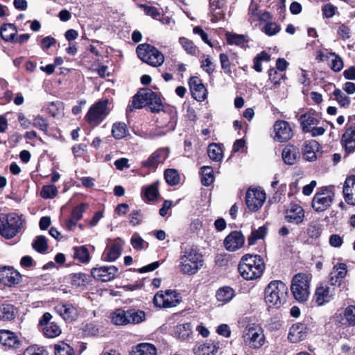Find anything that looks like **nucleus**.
<instances>
[{"instance_id": "obj_35", "label": "nucleus", "mask_w": 355, "mask_h": 355, "mask_svg": "<svg viewBox=\"0 0 355 355\" xmlns=\"http://www.w3.org/2000/svg\"><path fill=\"white\" fill-rule=\"evenodd\" d=\"M132 355H157V349L150 343H139L132 348Z\"/></svg>"}, {"instance_id": "obj_21", "label": "nucleus", "mask_w": 355, "mask_h": 355, "mask_svg": "<svg viewBox=\"0 0 355 355\" xmlns=\"http://www.w3.org/2000/svg\"><path fill=\"white\" fill-rule=\"evenodd\" d=\"M0 343L9 349H18L21 345V341L18 336L9 330H0Z\"/></svg>"}, {"instance_id": "obj_31", "label": "nucleus", "mask_w": 355, "mask_h": 355, "mask_svg": "<svg viewBox=\"0 0 355 355\" xmlns=\"http://www.w3.org/2000/svg\"><path fill=\"white\" fill-rule=\"evenodd\" d=\"M341 142L345 151L351 153L355 150V125L348 128L342 136Z\"/></svg>"}, {"instance_id": "obj_6", "label": "nucleus", "mask_w": 355, "mask_h": 355, "mask_svg": "<svg viewBox=\"0 0 355 355\" xmlns=\"http://www.w3.org/2000/svg\"><path fill=\"white\" fill-rule=\"evenodd\" d=\"M136 52L140 60L152 67H158L164 62V55L157 48L149 44H139Z\"/></svg>"}, {"instance_id": "obj_56", "label": "nucleus", "mask_w": 355, "mask_h": 355, "mask_svg": "<svg viewBox=\"0 0 355 355\" xmlns=\"http://www.w3.org/2000/svg\"><path fill=\"white\" fill-rule=\"evenodd\" d=\"M227 42L229 44H235L243 46L245 43V36L243 35L227 33Z\"/></svg>"}, {"instance_id": "obj_41", "label": "nucleus", "mask_w": 355, "mask_h": 355, "mask_svg": "<svg viewBox=\"0 0 355 355\" xmlns=\"http://www.w3.org/2000/svg\"><path fill=\"white\" fill-rule=\"evenodd\" d=\"M144 89L139 90L137 94L133 96L132 102L128 105L127 107V112H132L135 109H141L144 106H146V101L144 97L141 94H144Z\"/></svg>"}, {"instance_id": "obj_15", "label": "nucleus", "mask_w": 355, "mask_h": 355, "mask_svg": "<svg viewBox=\"0 0 355 355\" xmlns=\"http://www.w3.org/2000/svg\"><path fill=\"white\" fill-rule=\"evenodd\" d=\"M274 130L275 132L274 139L278 142H286L293 135L289 123L286 121H277L274 124Z\"/></svg>"}, {"instance_id": "obj_59", "label": "nucleus", "mask_w": 355, "mask_h": 355, "mask_svg": "<svg viewBox=\"0 0 355 355\" xmlns=\"http://www.w3.org/2000/svg\"><path fill=\"white\" fill-rule=\"evenodd\" d=\"M131 245L135 250L146 249L148 247V243L145 241L140 236L137 234H135L130 240Z\"/></svg>"}, {"instance_id": "obj_39", "label": "nucleus", "mask_w": 355, "mask_h": 355, "mask_svg": "<svg viewBox=\"0 0 355 355\" xmlns=\"http://www.w3.org/2000/svg\"><path fill=\"white\" fill-rule=\"evenodd\" d=\"M128 320L129 324H136L144 322L146 319V313L144 311L135 309L127 310Z\"/></svg>"}, {"instance_id": "obj_9", "label": "nucleus", "mask_w": 355, "mask_h": 355, "mask_svg": "<svg viewBox=\"0 0 355 355\" xmlns=\"http://www.w3.org/2000/svg\"><path fill=\"white\" fill-rule=\"evenodd\" d=\"M334 196V192L329 187L318 189L312 199L313 209L317 212L327 210L331 205Z\"/></svg>"}, {"instance_id": "obj_43", "label": "nucleus", "mask_w": 355, "mask_h": 355, "mask_svg": "<svg viewBox=\"0 0 355 355\" xmlns=\"http://www.w3.org/2000/svg\"><path fill=\"white\" fill-rule=\"evenodd\" d=\"M112 134L116 139H121L128 135V130L125 123H115L112 125Z\"/></svg>"}, {"instance_id": "obj_2", "label": "nucleus", "mask_w": 355, "mask_h": 355, "mask_svg": "<svg viewBox=\"0 0 355 355\" xmlns=\"http://www.w3.org/2000/svg\"><path fill=\"white\" fill-rule=\"evenodd\" d=\"M265 269L263 259L259 255L245 254L242 257L238 270L241 276L246 280L260 278Z\"/></svg>"}, {"instance_id": "obj_47", "label": "nucleus", "mask_w": 355, "mask_h": 355, "mask_svg": "<svg viewBox=\"0 0 355 355\" xmlns=\"http://www.w3.org/2000/svg\"><path fill=\"white\" fill-rule=\"evenodd\" d=\"M179 42L188 54L191 55H197L199 53L198 48L194 44L193 41L189 40L188 38L181 37L179 39Z\"/></svg>"}, {"instance_id": "obj_57", "label": "nucleus", "mask_w": 355, "mask_h": 355, "mask_svg": "<svg viewBox=\"0 0 355 355\" xmlns=\"http://www.w3.org/2000/svg\"><path fill=\"white\" fill-rule=\"evenodd\" d=\"M55 355H74V351L68 344L61 343L55 345Z\"/></svg>"}, {"instance_id": "obj_27", "label": "nucleus", "mask_w": 355, "mask_h": 355, "mask_svg": "<svg viewBox=\"0 0 355 355\" xmlns=\"http://www.w3.org/2000/svg\"><path fill=\"white\" fill-rule=\"evenodd\" d=\"M306 334V325L302 323H296L290 328L288 339L290 342L296 343L305 339Z\"/></svg>"}, {"instance_id": "obj_60", "label": "nucleus", "mask_w": 355, "mask_h": 355, "mask_svg": "<svg viewBox=\"0 0 355 355\" xmlns=\"http://www.w3.org/2000/svg\"><path fill=\"white\" fill-rule=\"evenodd\" d=\"M329 55L333 57L329 63L330 68L335 72L340 71L343 68V62L342 58L335 53H330Z\"/></svg>"}, {"instance_id": "obj_46", "label": "nucleus", "mask_w": 355, "mask_h": 355, "mask_svg": "<svg viewBox=\"0 0 355 355\" xmlns=\"http://www.w3.org/2000/svg\"><path fill=\"white\" fill-rule=\"evenodd\" d=\"M234 290L229 287L225 286L219 288L216 294V299L218 301L222 302H227L230 301L234 297Z\"/></svg>"}, {"instance_id": "obj_64", "label": "nucleus", "mask_w": 355, "mask_h": 355, "mask_svg": "<svg viewBox=\"0 0 355 355\" xmlns=\"http://www.w3.org/2000/svg\"><path fill=\"white\" fill-rule=\"evenodd\" d=\"M281 30L280 26L275 22H268L263 27V32L268 36L277 34Z\"/></svg>"}, {"instance_id": "obj_63", "label": "nucleus", "mask_w": 355, "mask_h": 355, "mask_svg": "<svg viewBox=\"0 0 355 355\" xmlns=\"http://www.w3.org/2000/svg\"><path fill=\"white\" fill-rule=\"evenodd\" d=\"M23 355H49V353L44 347L31 345L24 350Z\"/></svg>"}, {"instance_id": "obj_5", "label": "nucleus", "mask_w": 355, "mask_h": 355, "mask_svg": "<svg viewBox=\"0 0 355 355\" xmlns=\"http://www.w3.org/2000/svg\"><path fill=\"white\" fill-rule=\"evenodd\" d=\"M311 276L306 273H297L291 281V291L294 298L300 302L308 300L310 295Z\"/></svg>"}, {"instance_id": "obj_4", "label": "nucleus", "mask_w": 355, "mask_h": 355, "mask_svg": "<svg viewBox=\"0 0 355 355\" xmlns=\"http://www.w3.org/2000/svg\"><path fill=\"white\" fill-rule=\"evenodd\" d=\"M23 225L21 216L16 213L0 214V235L12 239L21 230Z\"/></svg>"}, {"instance_id": "obj_51", "label": "nucleus", "mask_w": 355, "mask_h": 355, "mask_svg": "<svg viewBox=\"0 0 355 355\" xmlns=\"http://www.w3.org/2000/svg\"><path fill=\"white\" fill-rule=\"evenodd\" d=\"M266 233L267 228L265 226H261L257 230L252 231L248 239V245H252L255 244L257 240L263 239Z\"/></svg>"}, {"instance_id": "obj_29", "label": "nucleus", "mask_w": 355, "mask_h": 355, "mask_svg": "<svg viewBox=\"0 0 355 355\" xmlns=\"http://www.w3.org/2000/svg\"><path fill=\"white\" fill-rule=\"evenodd\" d=\"M282 159L288 165L295 164L300 159V150L293 145H287L282 150Z\"/></svg>"}, {"instance_id": "obj_22", "label": "nucleus", "mask_w": 355, "mask_h": 355, "mask_svg": "<svg viewBox=\"0 0 355 355\" xmlns=\"http://www.w3.org/2000/svg\"><path fill=\"white\" fill-rule=\"evenodd\" d=\"M304 211L303 208L297 205L292 204L285 213V219L287 222L299 225L304 220Z\"/></svg>"}, {"instance_id": "obj_53", "label": "nucleus", "mask_w": 355, "mask_h": 355, "mask_svg": "<svg viewBox=\"0 0 355 355\" xmlns=\"http://www.w3.org/2000/svg\"><path fill=\"white\" fill-rule=\"evenodd\" d=\"M35 250L40 253H44L48 249L47 241L44 236H37L32 243Z\"/></svg>"}, {"instance_id": "obj_19", "label": "nucleus", "mask_w": 355, "mask_h": 355, "mask_svg": "<svg viewBox=\"0 0 355 355\" xmlns=\"http://www.w3.org/2000/svg\"><path fill=\"white\" fill-rule=\"evenodd\" d=\"M192 96L198 101H202L207 97V89L197 76H192L189 80Z\"/></svg>"}, {"instance_id": "obj_54", "label": "nucleus", "mask_w": 355, "mask_h": 355, "mask_svg": "<svg viewBox=\"0 0 355 355\" xmlns=\"http://www.w3.org/2000/svg\"><path fill=\"white\" fill-rule=\"evenodd\" d=\"M322 225L316 222H311L309 224L307 227V234L311 239H318L322 232Z\"/></svg>"}, {"instance_id": "obj_61", "label": "nucleus", "mask_w": 355, "mask_h": 355, "mask_svg": "<svg viewBox=\"0 0 355 355\" xmlns=\"http://www.w3.org/2000/svg\"><path fill=\"white\" fill-rule=\"evenodd\" d=\"M269 80L275 86L279 85L281 80L285 78V74L279 72L277 69L272 68L268 71Z\"/></svg>"}, {"instance_id": "obj_11", "label": "nucleus", "mask_w": 355, "mask_h": 355, "mask_svg": "<svg viewBox=\"0 0 355 355\" xmlns=\"http://www.w3.org/2000/svg\"><path fill=\"white\" fill-rule=\"evenodd\" d=\"M52 315L50 313H44L39 320L38 329L46 338H55L61 334V329L55 322H51Z\"/></svg>"}, {"instance_id": "obj_42", "label": "nucleus", "mask_w": 355, "mask_h": 355, "mask_svg": "<svg viewBox=\"0 0 355 355\" xmlns=\"http://www.w3.org/2000/svg\"><path fill=\"white\" fill-rule=\"evenodd\" d=\"M225 3V0H209V7L214 18L218 19L225 15L223 7Z\"/></svg>"}, {"instance_id": "obj_3", "label": "nucleus", "mask_w": 355, "mask_h": 355, "mask_svg": "<svg viewBox=\"0 0 355 355\" xmlns=\"http://www.w3.org/2000/svg\"><path fill=\"white\" fill-rule=\"evenodd\" d=\"M265 302L270 308L279 309L286 302L288 286L280 280L270 282L265 289Z\"/></svg>"}, {"instance_id": "obj_33", "label": "nucleus", "mask_w": 355, "mask_h": 355, "mask_svg": "<svg viewBox=\"0 0 355 355\" xmlns=\"http://www.w3.org/2000/svg\"><path fill=\"white\" fill-rule=\"evenodd\" d=\"M319 150V144L315 140L306 141L303 145L304 158L309 162L316 159V151Z\"/></svg>"}, {"instance_id": "obj_1", "label": "nucleus", "mask_w": 355, "mask_h": 355, "mask_svg": "<svg viewBox=\"0 0 355 355\" xmlns=\"http://www.w3.org/2000/svg\"><path fill=\"white\" fill-rule=\"evenodd\" d=\"M179 271L188 276L194 275L204 265L203 255L197 247L182 243L178 259Z\"/></svg>"}, {"instance_id": "obj_8", "label": "nucleus", "mask_w": 355, "mask_h": 355, "mask_svg": "<svg viewBox=\"0 0 355 355\" xmlns=\"http://www.w3.org/2000/svg\"><path fill=\"white\" fill-rule=\"evenodd\" d=\"M108 104V99L98 101L93 104L85 116L86 121L92 127L98 125L110 112Z\"/></svg>"}, {"instance_id": "obj_13", "label": "nucleus", "mask_w": 355, "mask_h": 355, "mask_svg": "<svg viewBox=\"0 0 355 355\" xmlns=\"http://www.w3.org/2000/svg\"><path fill=\"white\" fill-rule=\"evenodd\" d=\"M266 193L259 189H248L245 196V203L252 211L259 209L266 200Z\"/></svg>"}, {"instance_id": "obj_45", "label": "nucleus", "mask_w": 355, "mask_h": 355, "mask_svg": "<svg viewBox=\"0 0 355 355\" xmlns=\"http://www.w3.org/2000/svg\"><path fill=\"white\" fill-rule=\"evenodd\" d=\"M175 335L182 340L187 339L192 333V326L189 322L180 324L176 326Z\"/></svg>"}, {"instance_id": "obj_55", "label": "nucleus", "mask_w": 355, "mask_h": 355, "mask_svg": "<svg viewBox=\"0 0 355 355\" xmlns=\"http://www.w3.org/2000/svg\"><path fill=\"white\" fill-rule=\"evenodd\" d=\"M58 192V189L55 185H44L42 188L40 195L44 199H51L57 195Z\"/></svg>"}, {"instance_id": "obj_18", "label": "nucleus", "mask_w": 355, "mask_h": 355, "mask_svg": "<svg viewBox=\"0 0 355 355\" xmlns=\"http://www.w3.org/2000/svg\"><path fill=\"white\" fill-rule=\"evenodd\" d=\"M117 272L118 268L114 266H101L92 268L91 275L94 279L106 282L112 280Z\"/></svg>"}, {"instance_id": "obj_14", "label": "nucleus", "mask_w": 355, "mask_h": 355, "mask_svg": "<svg viewBox=\"0 0 355 355\" xmlns=\"http://www.w3.org/2000/svg\"><path fill=\"white\" fill-rule=\"evenodd\" d=\"M20 273L11 266H3L0 268V282L7 286H12L21 281Z\"/></svg>"}, {"instance_id": "obj_40", "label": "nucleus", "mask_w": 355, "mask_h": 355, "mask_svg": "<svg viewBox=\"0 0 355 355\" xmlns=\"http://www.w3.org/2000/svg\"><path fill=\"white\" fill-rule=\"evenodd\" d=\"M159 191L157 182L142 187L141 196L144 200H147L149 201L154 200L157 199Z\"/></svg>"}, {"instance_id": "obj_34", "label": "nucleus", "mask_w": 355, "mask_h": 355, "mask_svg": "<svg viewBox=\"0 0 355 355\" xmlns=\"http://www.w3.org/2000/svg\"><path fill=\"white\" fill-rule=\"evenodd\" d=\"M17 311L14 305L11 304H2L0 305V320L11 321L14 320Z\"/></svg>"}, {"instance_id": "obj_26", "label": "nucleus", "mask_w": 355, "mask_h": 355, "mask_svg": "<svg viewBox=\"0 0 355 355\" xmlns=\"http://www.w3.org/2000/svg\"><path fill=\"white\" fill-rule=\"evenodd\" d=\"M343 196L345 202L351 205H355V175L346 178L343 186Z\"/></svg>"}, {"instance_id": "obj_24", "label": "nucleus", "mask_w": 355, "mask_h": 355, "mask_svg": "<svg viewBox=\"0 0 355 355\" xmlns=\"http://www.w3.org/2000/svg\"><path fill=\"white\" fill-rule=\"evenodd\" d=\"M55 311L66 321H73L78 316L76 307L69 303H61L55 307Z\"/></svg>"}, {"instance_id": "obj_30", "label": "nucleus", "mask_w": 355, "mask_h": 355, "mask_svg": "<svg viewBox=\"0 0 355 355\" xmlns=\"http://www.w3.org/2000/svg\"><path fill=\"white\" fill-rule=\"evenodd\" d=\"M218 349V343L209 340L203 343L198 344L194 347L193 352L196 355H215Z\"/></svg>"}, {"instance_id": "obj_50", "label": "nucleus", "mask_w": 355, "mask_h": 355, "mask_svg": "<svg viewBox=\"0 0 355 355\" xmlns=\"http://www.w3.org/2000/svg\"><path fill=\"white\" fill-rule=\"evenodd\" d=\"M166 182L171 186H175L179 184L180 177L176 169L168 168L164 171Z\"/></svg>"}, {"instance_id": "obj_62", "label": "nucleus", "mask_w": 355, "mask_h": 355, "mask_svg": "<svg viewBox=\"0 0 355 355\" xmlns=\"http://www.w3.org/2000/svg\"><path fill=\"white\" fill-rule=\"evenodd\" d=\"M343 319L349 326H355V306H349L344 311Z\"/></svg>"}, {"instance_id": "obj_49", "label": "nucleus", "mask_w": 355, "mask_h": 355, "mask_svg": "<svg viewBox=\"0 0 355 355\" xmlns=\"http://www.w3.org/2000/svg\"><path fill=\"white\" fill-rule=\"evenodd\" d=\"M201 183L204 186H209L214 182V171L211 167L204 166L201 167Z\"/></svg>"}, {"instance_id": "obj_12", "label": "nucleus", "mask_w": 355, "mask_h": 355, "mask_svg": "<svg viewBox=\"0 0 355 355\" xmlns=\"http://www.w3.org/2000/svg\"><path fill=\"white\" fill-rule=\"evenodd\" d=\"M169 148L167 147L159 148L154 151L147 159L141 162V166L144 168L155 169L159 164L164 163L169 155Z\"/></svg>"}, {"instance_id": "obj_16", "label": "nucleus", "mask_w": 355, "mask_h": 355, "mask_svg": "<svg viewBox=\"0 0 355 355\" xmlns=\"http://www.w3.org/2000/svg\"><path fill=\"white\" fill-rule=\"evenodd\" d=\"M245 243V237L240 231L231 232L224 240V246L229 252L241 249Z\"/></svg>"}, {"instance_id": "obj_7", "label": "nucleus", "mask_w": 355, "mask_h": 355, "mask_svg": "<svg viewBox=\"0 0 355 355\" xmlns=\"http://www.w3.org/2000/svg\"><path fill=\"white\" fill-rule=\"evenodd\" d=\"M244 344L252 349H259L265 343V336L262 327L255 323L248 324L242 336Z\"/></svg>"}, {"instance_id": "obj_44", "label": "nucleus", "mask_w": 355, "mask_h": 355, "mask_svg": "<svg viewBox=\"0 0 355 355\" xmlns=\"http://www.w3.org/2000/svg\"><path fill=\"white\" fill-rule=\"evenodd\" d=\"M74 258L83 263H87L90 260L89 250L85 245L73 248Z\"/></svg>"}, {"instance_id": "obj_36", "label": "nucleus", "mask_w": 355, "mask_h": 355, "mask_svg": "<svg viewBox=\"0 0 355 355\" xmlns=\"http://www.w3.org/2000/svg\"><path fill=\"white\" fill-rule=\"evenodd\" d=\"M127 317V310L118 309L111 313L110 320L115 325H127L128 324V322H130Z\"/></svg>"}, {"instance_id": "obj_28", "label": "nucleus", "mask_w": 355, "mask_h": 355, "mask_svg": "<svg viewBox=\"0 0 355 355\" xmlns=\"http://www.w3.org/2000/svg\"><path fill=\"white\" fill-rule=\"evenodd\" d=\"M299 121L304 132H309L313 125H318L319 123L317 114L313 111H309L302 114Z\"/></svg>"}, {"instance_id": "obj_52", "label": "nucleus", "mask_w": 355, "mask_h": 355, "mask_svg": "<svg viewBox=\"0 0 355 355\" xmlns=\"http://www.w3.org/2000/svg\"><path fill=\"white\" fill-rule=\"evenodd\" d=\"M333 95L340 107H346L349 105L350 98L340 89L336 88L333 92Z\"/></svg>"}, {"instance_id": "obj_38", "label": "nucleus", "mask_w": 355, "mask_h": 355, "mask_svg": "<svg viewBox=\"0 0 355 355\" xmlns=\"http://www.w3.org/2000/svg\"><path fill=\"white\" fill-rule=\"evenodd\" d=\"M17 29L12 24H5L0 28V36L6 42H14Z\"/></svg>"}, {"instance_id": "obj_17", "label": "nucleus", "mask_w": 355, "mask_h": 355, "mask_svg": "<svg viewBox=\"0 0 355 355\" xmlns=\"http://www.w3.org/2000/svg\"><path fill=\"white\" fill-rule=\"evenodd\" d=\"M123 241L121 239H116L107 245L103 254V259L106 261H114L121 255Z\"/></svg>"}, {"instance_id": "obj_25", "label": "nucleus", "mask_w": 355, "mask_h": 355, "mask_svg": "<svg viewBox=\"0 0 355 355\" xmlns=\"http://www.w3.org/2000/svg\"><path fill=\"white\" fill-rule=\"evenodd\" d=\"M144 94H141L144 97L146 101V106H149L150 110L153 112H157L162 109V104L160 98L157 94L153 92L150 89H143Z\"/></svg>"}, {"instance_id": "obj_10", "label": "nucleus", "mask_w": 355, "mask_h": 355, "mask_svg": "<svg viewBox=\"0 0 355 355\" xmlns=\"http://www.w3.org/2000/svg\"><path fill=\"white\" fill-rule=\"evenodd\" d=\"M181 302V297L175 291L166 290L157 292L153 297L154 304L159 308L176 306Z\"/></svg>"}, {"instance_id": "obj_32", "label": "nucleus", "mask_w": 355, "mask_h": 355, "mask_svg": "<svg viewBox=\"0 0 355 355\" xmlns=\"http://www.w3.org/2000/svg\"><path fill=\"white\" fill-rule=\"evenodd\" d=\"M333 295L330 293V288L327 285H322L317 288L315 293V302L322 306L329 302L332 299Z\"/></svg>"}, {"instance_id": "obj_23", "label": "nucleus", "mask_w": 355, "mask_h": 355, "mask_svg": "<svg viewBox=\"0 0 355 355\" xmlns=\"http://www.w3.org/2000/svg\"><path fill=\"white\" fill-rule=\"evenodd\" d=\"M87 207V204L80 203L73 207L71 212L70 217L67 220L65 224L66 229L68 231L73 230L75 226L77 224V222L82 218L83 214L85 211Z\"/></svg>"}, {"instance_id": "obj_37", "label": "nucleus", "mask_w": 355, "mask_h": 355, "mask_svg": "<svg viewBox=\"0 0 355 355\" xmlns=\"http://www.w3.org/2000/svg\"><path fill=\"white\" fill-rule=\"evenodd\" d=\"M176 125V116L173 114L171 116L170 121L166 125V130H164L161 128L155 129L153 131H150L148 134V137L151 139H154L157 137H162L165 135L167 132L173 131Z\"/></svg>"}, {"instance_id": "obj_58", "label": "nucleus", "mask_w": 355, "mask_h": 355, "mask_svg": "<svg viewBox=\"0 0 355 355\" xmlns=\"http://www.w3.org/2000/svg\"><path fill=\"white\" fill-rule=\"evenodd\" d=\"M89 276L86 274L78 272L71 275L72 285L79 287L85 285L88 282Z\"/></svg>"}, {"instance_id": "obj_20", "label": "nucleus", "mask_w": 355, "mask_h": 355, "mask_svg": "<svg viewBox=\"0 0 355 355\" xmlns=\"http://www.w3.org/2000/svg\"><path fill=\"white\" fill-rule=\"evenodd\" d=\"M347 272V265L344 263H339L336 264L330 274L329 282L331 286H340L343 284L344 279Z\"/></svg>"}, {"instance_id": "obj_48", "label": "nucleus", "mask_w": 355, "mask_h": 355, "mask_svg": "<svg viewBox=\"0 0 355 355\" xmlns=\"http://www.w3.org/2000/svg\"><path fill=\"white\" fill-rule=\"evenodd\" d=\"M207 153L209 158L215 162L220 161L223 158L222 148L216 143H212L208 146Z\"/></svg>"}]
</instances>
